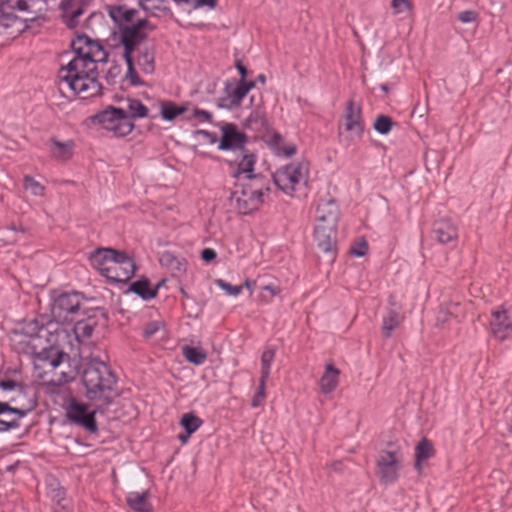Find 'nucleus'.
I'll use <instances>...</instances> for the list:
<instances>
[{
    "label": "nucleus",
    "mask_w": 512,
    "mask_h": 512,
    "mask_svg": "<svg viewBox=\"0 0 512 512\" xmlns=\"http://www.w3.org/2000/svg\"><path fill=\"white\" fill-rule=\"evenodd\" d=\"M247 142L248 137L245 133L240 132L235 124L227 123L222 127V136L218 149L223 151L233 150L238 153L246 149L245 144Z\"/></svg>",
    "instance_id": "11"
},
{
    "label": "nucleus",
    "mask_w": 512,
    "mask_h": 512,
    "mask_svg": "<svg viewBox=\"0 0 512 512\" xmlns=\"http://www.w3.org/2000/svg\"><path fill=\"white\" fill-rule=\"evenodd\" d=\"M389 305L382 321V334L385 338L391 337L393 330L399 326L403 318L400 314L401 306L397 304L393 296L389 297Z\"/></svg>",
    "instance_id": "20"
},
{
    "label": "nucleus",
    "mask_w": 512,
    "mask_h": 512,
    "mask_svg": "<svg viewBox=\"0 0 512 512\" xmlns=\"http://www.w3.org/2000/svg\"><path fill=\"white\" fill-rule=\"evenodd\" d=\"M159 262L163 267L179 273L186 271L187 262L183 257L175 255L171 251H164L159 257Z\"/></svg>",
    "instance_id": "28"
},
{
    "label": "nucleus",
    "mask_w": 512,
    "mask_h": 512,
    "mask_svg": "<svg viewBox=\"0 0 512 512\" xmlns=\"http://www.w3.org/2000/svg\"><path fill=\"white\" fill-rule=\"evenodd\" d=\"M114 272L110 273L109 280L112 282H126L135 273L136 266L134 261L122 251L117 250V257L115 259Z\"/></svg>",
    "instance_id": "15"
},
{
    "label": "nucleus",
    "mask_w": 512,
    "mask_h": 512,
    "mask_svg": "<svg viewBox=\"0 0 512 512\" xmlns=\"http://www.w3.org/2000/svg\"><path fill=\"white\" fill-rule=\"evenodd\" d=\"M434 453L433 446L431 441L427 438H422L415 448V464L414 467L418 471L421 470V463L430 457H432Z\"/></svg>",
    "instance_id": "29"
},
{
    "label": "nucleus",
    "mask_w": 512,
    "mask_h": 512,
    "mask_svg": "<svg viewBox=\"0 0 512 512\" xmlns=\"http://www.w3.org/2000/svg\"><path fill=\"white\" fill-rule=\"evenodd\" d=\"M267 379L268 378L260 377L257 391H256L255 395L253 396L252 402H251V406L254 408L259 407L262 404V401L266 396L265 388H266Z\"/></svg>",
    "instance_id": "48"
},
{
    "label": "nucleus",
    "mask_w": 512,
    "mask_h": 512,
    "mask_svg": "<svg viewBox=\"0 0 512 512\" xmlns=\"http://www.w3.org/2000/svg\"><path fill=\"white\" fill-rule=\"evenodd\" d=\"M458 304H450L446 308H441L437 314L436 318V325L437 326H443L445 323L449 322V320L453 317V311L451 308H457Z\"/></svg>",
    "instance_id": "47"
},
{
    "label": "nucleus",
    "mask_w": 512,
    "mask_h": 512,
    "mask_svg": "<svg viewBox=\"0 0 512 512\" xmlns=\"http://www.w3.org/2000/svg\"><path fill=\"white\" fill-rule=\"evenodd\" d=\"M240 85L245 88V92L248 94V92L255 87L256 81H246L245 80H239Z\"/></svg>",
    "instance_id": "63"
},
{
    "label": "nucleus",
    "mask_w": 512,
    "mask_h": 512,
    "mask_svg": "<svg viewBox=\"0 0 512 512\" xmlns=\"http://www.w3.org/2000/svg\"><path fill=\"white\" fill-rule=\"evenodd\" d=\"M51 314L57 322L71 323L79 316H82L87 299L84 294L78 291L57 292L51 294Z\"/></svg>",
    "instance_id": "5"
},
{
    "label": "nucleus",
    "mask_w": 512,
    "mask_h": 512,
    "mask_svg": "<svg viewBox=\"0 0 512 512\" xmlns=\"http://www.w3.org/2000/svg\"><path fill=\"white\" fill-rule=\"evenodd\" d=\"M215 283L230 296H237L243 288V285H232L223 279H217Z\"/></svg>",
    "instance_id": "49"
},
{
    "label": "nucleus",
    "mask_w": 512,
    "mask_h": 512,
    "mask_svg": "<svg viewBox=\"0 0 512 512\" xmlns=\"http://www.w3.org/2000/svg\"><path fill=\"white\" fill-rule=\"evenodd\" d=\"M190 5L197 9L201 7H208L209 9H214L217 6V0H192Z\"/></svg>",
    "instance_id": "58"
},
{
    "label": "nucleus",
    "mask_w": 512,
    "mask_h": 512,
    "mask_svg": "<svg viewBox=\"0 0 512 512\" xmlns=\"http://www.w3.org/2000/svg\"><path fill=\"white\" fill-rule=\"evenodd\" d=\"M403 454L399 447L391 450H382L376 461L377 476L384 485L395 483L402 468Z\"/></svg>",
    "instance_id": "8"
},
{
    "label": "nucleus",
    "mask_w": 512,
    "mask_h": 512,
    "mask_svg": "<svg viewBox=\"0 0 512 512\" xmlns=\"http://www.w3.org/2000/svg\"><path fill=\"white\" fill-rule=\"evenodd\" d=\"M81 379L85 397L91 403H98V410H107L119 396L117 375L108 363L98 357L87 359Z\"/></svg>",
    "instance_id": "2"
},
{
    "label": "nucleus",
    "mask_w": 512,
    "mask_h": 512,
    "mask_svg": "<svg viewBox=\"0 0 512 512\" xmlns=\"http://www.w3.org/2000/svg\"><path fill=\"white\" fill-rule=\"evenodd\" d=\"M149 495V491H144L142 493L130 492L126 498L127 505L134 512H153L152 505L148 500Z\"/></svg>",
    "instance_id": "25"
},
{
    "label": "nucleus",
    "mask_w": 512,
    "mask_h": 512,
    "mask_svg": "<svg viewBox=\"0 0 512 512\" xmlns=\"http://www.w3.org/2000/svg\"><path fill=\"white\" fill-rule=\"evenodd\" d=\"M121 67L119 65H113L107 72L105 79L108 84L114 85L116 80L121 75Z\"/></svg>",
    "instance_id": "53"
},
{
    "label": "nucleus",
    "mask_w": 512,
    "mask_h": 512,
    "mask_svg": "<svg viewBox=\"0 0 512 512\" xmlns=\"http://www.w3.org/2000/svg\"><path fill=\"white\" fill-rule=\"evenodd\" d=\"M26 416V409L12 408L9 403L0 401V433L20 427V421Z\"/></svg>",
    "instance_id": "16"
},
{
    "label": "nucleus",
    "mask_w": 512,
    "mask_h": 512,
    "mask_svg": "<svg viewBox=\"0 0 512 512\" xmlns=\"http://www.w3.org/2000/svg\"><path fill=\"white\" fill-rule=\"evenodd\" d=\"M92 45L88 44L87 50L84 54H89L90 58L97 62H106L108 58V53L104 51L102 45L97 41L92 39Z\"/></svg>",
    "instance_id": "38"
},
{
    "label": "nucleus",
    "mask_w": 512,
    "mask_h": 512,
    "mask_svg": "<svg viewBox=\"0 0 512 512\" xmlns=\"http://www.w3.org/2000/svg\"><path fill=\"white\" fill-rule=\"evenodd\" d=\"M394 125L395 123L390 116L381 114L376 117L373 128L379 134L386 135L392 130Z\"/></svg>",
    "instance_id": "40"
},
{
    "label": "nucleus",
    "mask_w": 512,
    "mask_h": 512,
    "mask_svg": "<svg viewBox=\"0 0 512 512\" xmlns=\"http://www.w3.org/2000/svg\"><path fill=\"white\" fill-rule=\"evenodd\" d=\"M104 129L111 131L116 137H124L132 132L134 123L129 114L122 108L108 106L91 117Z\"/></svg>",
    "instance_id": "6"
},
{
    "label": "nucleus",
    "mask_w": 512,
    "mask_h": 512,
    "mask_svg": "<svg viewBox=\"0 0 512 512\" xmlns=\"http://www.w3.org/2000/svg\"><path fill=\"white\" fill-rule=\"evenodd\" d=\"M187 111L186 105L178 106L174 102L166 101L161 103V116L164 120L172 121L177 116Z\"/></svg>",
    "instance_id": "34"
},
{
    "label": "nucleus",
    "mask_w": 512,
    "mask_h": 512,
    "mask_svg": "<svg viewBox=\"0 0 512 512\" xmlns=\"http://www.w3.org/2000/svg\"><path fill=\"white\" fill-rule=\"evenodd\" d=\"M433 237L441 244H447L458 238V229L449 219H440L434 222Z\"/></svg>",
    "instance_id": "22"
},
{
    "label": "nucleus",
    "mask_w": 512,
    "mask_h": 512,
    "mask_svg": "<svg viewBox=\"0 0 512 512\" xmlns=\"http://www.w3.org/2000/svg\"><path fill=\"white\" fill-rule=\"evenodd\" d=\"M368 251V245L365 240H362L361 242L357 243L356 246H353L350 248V253L357 257L364 256Z\"/></svg>",
    "instance_id": "55"
},
{
    "label": "nucleus",
    "mask_w": 512,
    "mask_h": 512,
    "mask_svg": "<svg viewBox=\"0 0 512 512\" xmlns=\"http://www.w3.org/2000/svg\"><path fill=\"white\" fill-rule=\"evenodd\" d=\"M336 228L337 226H331L322 222L317 223L314 229V239L318 249L331 257H334L337 248Z\"/></svg>",
    "instance_id": "12"
},
{
    "label": "nucleus",
    "mask_w": 512,
    "mask_h": 512,
    "mask_svg": "<svg viewBox=\"0 0 512 512\" xmlns=\"http://www.w3.org/2000/svg\"><path fill=\"white\" fill-rule=\"evenodd\" d=\"M93 0H62L60 3L62 22L69 29L79 26V18L90 6Z\"/></svg>",
    "instance_id": "10"
},
{
    "label": "nucleus",
    "mask_w": 512,
    "mask_h": 512,
    "mask_svg": "<svg viewBox=\"0 0 512 512\" xmlns=\"http://www.w3.org/2000/svg\"><path fill=\"white\" fill-rule=\"evenodd\" d=\"M391 5L396 13H401L411 8L410 0H392Z\"/></svg>",
    "instance_id": "56"
},
{
    "label": "nucleus",
    "mask_w": 512,
    "mask_h": 512,
    "mask_svg": "<svg viewBox=\"0 0 512 512\" xmlns=\"http://www.w3.org/2000/svg\"><path fill=\"white\" fill-rule=\"evenodd\" d=\"M50 141V151L51 155L61 161L69 160L75 148V143L73 140H68L66 142L59 141L56 137H51Z\"/></svg>",
    "instance_id": "24"
},
{
    "label": "nucleus",
    "mask_w": 512,
    "mask_h": 512,
    "mask_svg": "<svg viewBox=\"0 0 512 512\" xmlns=\"http://www.w3.org/2000/svg\"><path fill=\"white\" fill-rule=\"evenodd\" d=\"M263 118L258 111H253L249 117L243 122L244 128H253L254 125H262Z\"/></svg>",
    "instance_id": "51"
},
{
    "label": "nucleus",
    "mask_w": 512,
    "mask_h": 512,
    "mask_svg": "<svg viewBox=\"0 0 512 512\" xmlns=\"http://www.w3.org/2000/svg\"><path fill=\"white\" fill-rule=\"evenodd\" d=\"M183 355L188 362L195 365L203 364L207 358V354L202 348L192 346L183 347Z\"/></svg>",
    "instance_id": "35"
},
{
    "label": "nucleus",
    "mask_w": 512,
    "mask_h": 512,
    "mask_svg": "<svg viewBox=\"0 0 512 512\" xmlns=\"http://www.w3.org/2000/svg\"><path fill=\"white\" fill-rule=\"evenodd\" d=\"M158 329L159 327L156 322H150L144 330V336L146 338H151L158 331Z\"/></svg>",
    "instance_id": "61"
},
{
    "label": "nucleus",
    "mask_w": 512,
    "mask_h": 512,
    "mask_svg": "<svg viewBox=\"0 0 512 512\" xmlns=\"http://www.w3.org/2000/svg\"><path fill=\"white\" fill-rule=\"evenodd\" d=\"M128 291L135 293L143 300H151L156 297V289L150 287V281L147 278L131 283Z\"/></svg>",
    "instance_id": "30"
},
{
    "label": "nucleus",
    "mask_w": 512,
    "mask_h": 512,
    "mask_svg": "<svg viewBox=\"0 0 512 512\" xmlns=\"http://www.w3.org/2000/svg\"><path fill=\"white\" fill-rule=\"evenodd\" d=\"M197 133L208 138L211 143H215L217 141V136L215 133H212V132H209L206 130H199Z\"/></svg>",
    "instance_id": "64"
},
{
    "label": "nucleus",
    "mask_w": 512,
    "mask_h": 512,
    "mask_svg": "<svg viewBox=\"0 0 512 512\" xmlns=\"http://www.w3.org/2000/svg\"><path fill=\"white\" fill-rule=\"evenodd\" d=\"M31 0H3V4L10 8L11 10H17L19 12H26L30 14V17L25 18V20H33L35 18L34 12L31 10L30 2Z\"/></svg>",
    "instance_id": "39"
},
{
    "label": "nucleus",
    "mask_w": 512,
    "mask_h": 512,
    "mask_svg": "<svg viewBox=\"0 0 512 512\" xmlns=\"http://www.w3.org/2000/svg\"><path fill=\"white\" fill-rule=\"evenodd\" d=\"M2 403H9L12 408H24L26 409V415L34 410L37 406V401L34 394L24 385L22 389H18L13 394L7 396L6 401Z\"/></svg>",
    "instance_id": "19"
},
{
    "label": "nucleus",
    "mask_w": 512,
    "mask_h": 512,
    "mask_svg": "<svg viewBox=\"0 0 512 512\" xmlns=\"http://www.w3.org/2000/svg\"><path fill=\"white\" fill-rule=\"evenodd\" d=\"M340 370L333 364H327L325 366V372L320 378V389L324 394L331 393L334 391L339 382Z\"/></svg>",
    "instance_id": "26"
},
{
    "label": "nucleus",
    "mask_w": 512,
    "mask_h": 512,
    "mask_svg": "<svg viewBox=\"0 0 512 512\" xmlns=\"http://www.w3.org/2000/svg\"><path fill=\"white\" fill-rule=\"evenodd\" d=\"M316 219L318 223H324L331 226H337L339 217H340V209L336 200L330 199H321L317 204L316 208Z\"/></svg>",
    "instance_id": "18"
},
{
    "label": "nucleus",
    "mask_w": 512,
    "mask_h": 512,
    "mask_svg": "<svg viewBox=\"0 0 512 512\" xmlns=\"http://www.w3.org/2000/svg\"><path fill=\"white\" fill-rule=\"evenodd\" d=\"M88 44L92 45V38L84 33H76V37L71 42V47L75 56H82L87 50Z\"/></svg>",
    "instance_id": "37"
},
{
    "label": "nucleus",
    "mask_w": 512,
    "mask_h": 512,
    "mask_svg": "<svg viewBox=\"0 0 512 512\" xmlns=\"http://www.w3.org/2000/svg\"><path fill=\"white\" fill-rule=\"evenodd\" d=\"M286 170L291 172L290 175L294 176V178L298 179V182L300 181V179L302 178V172H301V165H286L285 166Z\"/></svg>",
    "instance_id": "60"
},
{
    "label": "nucleus",
    "mask_w": 512,
    "mask_h": 512,
    "mask_svg": "<svg viewBox=\"0 0 512 512\" xmlns=\"http://www.w3.org/2000/svg\"><path fill=\"white\" fill-rule=\"evenodd\" d=\"M235 66L240 74V80H245L248 74L247 68L243 65L241 60H237Z\"/></svg>",
    "instance_id": "62"
},
{
    "label": "nucleus",
    "mask_w": 512,
    "mask_h": 512,
    "mask_svg": "<svg viewBox=\"0 0 512 512\" xmlns=\"http://www.w3.org/2000/svg\"><path fill=\"white\" fill-rule=\"evenodd\" d=\"M269 182L264 176L242 177L231 192V205L243 215H248L263 203L265 192H269Z\"/></svg>",
    "instance_id": "4"
},
{
    "label": "nucleus",
    "mask_w": 512,
    "mask_h": 512,
    "mask_svg": "<svg viewBox=\"0 0 512 512\" xmlns=\"http://www.w3.org/2000/svg\"><path fill=\"white\" fill-rule=\"evenodd\" d=\"M100 319L102 320L103 325L108 321L107 312L104 308L96 307L83 310L82 316L75 319L74 332L77 338L91 337Z\"/></svg>",
    "instance_id": "9"
},
{
    "label": "nucleus",
    "mask_w": 512,
    "mask_h": 512,
    "mask_svg": "<svg viewBox=\"0 0 512 512\" xmlns=\"http://www.w3.org/2000/svg\"><path fill=\"white\" fill-rule=\"evenodd\" d=\"M94 409H89L87 403L81 402L75 397H71L66 406V418L70 424L80 427L90 434L98 433V424L96 414L104 413L106 410H98V403H93Z\"/></svg>",
    "instance_id": "7"
},
{
    "label": "nucleus",
    "mask_w": 512,
    "mask_h": 512,
    "mask_svg": "<svg viewBox=\"0 0 512 512\" xmlns=\"http://www.w3.org/2000/svg\"><path fill=\"white\" fill-rule=\"evenodd\" d=\"M64 356L68 355L54 346H50L48 348L44 347L38 354V358L48 363L51 368L58 367L61 364Z\"/></svg>",
    "instance_id": "31"
},
{
    "label": "nucleus",
    "mask_w": 512,
    "mask_h": 512,
    "mask_svg": "<svg viewBox=\"0 0 512 512\" xmlns=\"http://www.w3.org/2000/svg\"><path fill=\"white\" fill-rule=\"evenodd\" d=\"M108 13L117 29L114 34H118L119 42L125 51V38L134 42V58L140 69L145 74H153L156 69V41H148V33L156 30L157 26L152 24L147 18H141L139 11L129 8L126 5H110Z\"/></svg>",
    "instance_id": "1"
},
{
    "label": "nucleus",
    "mask_w": 512,
    "mask_h": 512,
    "mask_svg": "<svg viewBox=\"0 0 512 512\" xmlns=\"http://www.w3.org/2000/svg\"><path fill=\"white\" fill-rule=\"evenodd\" d=\"M193 117L198 119L201 122H204V121L211 122L212 121V114L210 112L200 109V108H195L193 110Z\"/></svg>",
    "instance_id": "57"
},
{
    "label": "nucleus",
    "mask_w": 512,
    "mask_h": 512,
    "mask_svg": "<svg viewBox=\"0 0 512 512\" xmlns=\"http://www.w3.org/2000/svg\"><path fill=\"white\" fill-rule=\"evenodd\" d=\"M129 111L131 115V121H133L134 118H144L148 115V108L138 99H129V105H128Z\"/></svg>",
    "instance_id": "41"
},
{
    "label": "nucleus",
    "mask_w": 512,
    "mask_h": 512,
    "mask_svg": "<svg viewBox=\"0 0 512 512\" xmlns=\"http://www.w3.org/2000/svg\"><path fill=\"white\" fill-rule=\"evenodd\" d=\"M24 334L30 338H43L48 334V331L44 326H39L38 322L34 320L24 328Z\"/></svg>",
    "instance_id": "43"
},
{
    "label": "nucleus",
    "mask_w": 512,
    "mask_h": 512,
    "mask_svg": "<svg viewBox=\"0 0 512 512\" xmlns=\"http://www.w3.org/2000/svg\"><path fill=\"white\" fill-rule=\"evenodd\" d=\"M490 328L493 336L499 341H504L512 334V322L505 309H498L492 312Z\"/></svg>",
    "instance_id": "17"
},
{
    "label": "nucleus",
    "mask_w": 512,
    "mask_h": 512,
    "mask_svg": "<svg viewBox=\"0 0 512 512\" xmlns=\"http://www.w3.org/2000/svg\"><path fill=\"white\" fill-rule=\"evenodd\" d=\"M24 188L29 190L35 196H41L44 193V187L33 177L26 175L24 177Z\"/></svg>",
    "instance_id": "46"
},
{
    "label": "nucleus",
    "mask_w": 512,
    "mask_h": 512,
    "mask_svg": "<svg viewBox=\"0 0 512 512\" xmlns=\"http://www.w3.org/2000/svg\"><path fill=\"white\" fill-rule=\"evenodd\" d=\"M58 77L82 99L101 94L102 85L98 82L96 63L89 54L75 56L66 66L60 68Z\"/></svg>",
    "instance_id": "3"
},
{
    "label": "nucleus",
    "mask_w": 512,
    "mask_h": 512,
    "mask_svg": "<svg viewBox=\"0 0 512 512\" xmlns=\"http://www.w3.org/2000/svg\"><path fill=\"white\" fill-rule=\"evenodd\" d=\"M216 257H217V253L212 248H204L201 251V259L206 263L213 261Z\"/></svg>",
    "instance_id": "59"
},
{
    "label": "nucleus",
    "mask_w": 512,
    "mask_h": 512,
    "mask_svg": "<svg viewBox=\"0 0 512 512\" xmlns=\"http://www.w3.org/2000/svg\"><path fill=\"white\" fill-rule=\"evenodd\" d=\"M269 145L277 155L290 157L296 153V146L294 144L283 145V138L279 133H274L271 136Z\"/></svg>",
    "instance_id": "33"
},
{
    "label": "nucleus",
    "mask_w": 512,
    "mask_h": 512,
    "mask_svg": "<svg viewBox=\"0 0 512 512\" xmlns=\"http://www.w3.org/2000/svg\"><path fill=\"white\" fill-rule=\"evenodd\" d=\"M458 20L462 23L475 22L478 18V13L473 10L462 11L457 16Z\"/></svg>",
    "instance_id": "54"
},
{
    "label": "nucleus",
    "mask_w": 512,
    "mask_h": 512,
    "mask_svg": "<svg viewBox=\"0 0 512 512\" xmlns=\"http://www.w3.org/2000/svg\"><path fill=\"white\" fill-rule=\"evenodd\" d=\"M13 11L14 10L7 8V6L2 3V11L0 14V26L8 28L10 26H13L19 20L18 16H16L13 13Z\"/></svg>",
    "instance_id": "44"
},
{
    "label": "nucleus",
    "mask_w": 512,
    "mask_h": 512,
    "mask_svg": "<svg viewBox=\"0 0 512 512\" xmlns=\"http://www.w3.org/2000/svg\"><path fill=\"white\" fill-rule=\"evenodd\" d=\"M344 129L353 132L357 137H362L365 130V123L362 118V108L353 99L346 102L344 113Z\"/></svg>",
    "instance_id": "13"
},
{
    "label": "nucleus",
    "mask_w": 512,
    "mask_h": 512,
    "mask_svg": "<svg viewBox=\"0 0 512 512\" xmlns=\"http://www.w3.org/2000/svg\"><path fill=\"white\" fill-rule=\"evenodd\" d=\"M139 7L148 15L159 17L161 13L167 14L170 9L165 6V0H137Z\"/></svg>",
    "instance_id": "32"
},
{
    "label": "nucleus",
    "mask_w": 512,
    "mask_h": 512,
    "mask_svg": "<svg viewBox=\"0 0 512 512\" xmlns=\"http://www.w3.org/2000/svg\"><path fill=\"white\" fill-rule=\"evenodd\" d=\"M247 95L245 88L238 82L236 88L229 94L230 104L228 108H235L241 105L243 98Z\"/></svg>",
    "instance_id": "45"
},
{
    "label": "nucleus",
    "mask_w": 512,
    "mask_h": 512,
    "mask_svg": "<svg viewBox=\"0 0 512 512\" xmlns=\"http://www.w3.org/2000/svg\"><path fill=\"white\" fill-rule=\"evenodd\" d=\"M275 351L272 349L265 350L261 355V377L268 378L270 375L271 363L274 359Z\"/></svg>",
    "instance_id": "42"
},
{
    "label": "nucleus",
    "mask_w": 512,
    "mask_h": 512,
    "mask_svg": "<svg viewBox=\"0 0 512 512\" xmlns=\"http://www.w3.org/2000/svg\"><path fill=\"white\" fill-rule=\"evenodd\" d=\"M238 156L235 159V163L237 164L236 169L232 172V176L234 178L241 180V175L243 177L248 176H262L261 174H254V165L256 163V156L247 149L241 150L237 153Z\"/></svg>",
    "instance_id": "21"
},
{
    "label": "nucleus",
    "mask_w": 512,
    "mask_h": 512,
    "mask_svg": "<svg viewBox=\"0 0 512 512\" xmlns=\"http://www.w3.org/2000/svg\"><path fill=\"white\" fill-rule=\"evenodd\" d=\"M203 421L201 418L196 416L194 413L183 414L180 424L184 428L188 435H192L202 425Z\"/></svg>",
    "instance_id": "36"
},
{
    "label": "nucleus",
    "mask_w": 512,
    "mask_h": 512,
    "mask_svg": "<svg viewBox=\"0 0 512 512\" xmlns=\"http://www.w3.org/2000/svg\"><path fill=\"white\" fill-rule=\"evenodd\" d=\"M117 257V250L113 248H98L91 253L89 260L91 265L97 269L101 275L107 279L110 277V273L114 272L115 259Z\"/></svg>",
    "instance_id": "14"
},
{
    "label": "nucleus",
    "mask_w": 512,
    "mask_h": 512,
    "mask_svg": "<svg viewBox=\"0 0 512 512\" xmlns=\"http://www.w3.org/2000/svg\"><path fill=\"white\" fill-rule=\"evenodd\" d=\"M104 19V16L102 13L100 12H92L90 13V15L85 19V21L83 22V25L82 27L87 29V30H91L93 31L94 29V25L96 23H101Z\"/></svg>",
    "instance_id": "50"
},
{
    "label": "nucleus",
    "mask_w": 512,
    "mask_h": 512,
    "mask_svg": "<svg viewBox=\"0 0 512 512\" xmlns=\"http://www.w3.org/2000/svg\"><path fill=\"white\" fill-rule=\"evenodd\" d=\"M22 386H24L22 383L17 382L12 379H6L0 381V388L4 391H9L14 393L18 389H22Z\"/></svg>",
    "instance_id": "52"
},
{
    "label": "nucleus",
    "mask_w": 512,
    "mask_h": 512,
    "mask_svg": "<svg viewBox=\"0 0 512 512\" xmlns=\"http://www.w3.org/2000/svg\"><path fill=\"white\" fill-rule=\"evenodd\" d=\"M134 47V42L125 38V51H123V59L127 65V72L124 79L127 80L131 86H142L144 85V81L139 77L134 65Z\"/></svg>",
    "instance_id": "23"
},
{
    "label": "nucleus",
    "mask_w": 512,
    "mask_h": 512,
    "mask_svg": "<svg viewBox=\"0 0 512 512\" xmlns=\"http://www.w3.org/2000/svg\"><path fill=\"white\" fill-rule=\"evenodd\" d=\"M290 173L283 167L273 174L275 185L287 194H291L295 190V185L298 184V179L294 178Z\"/></svg>",
    "instance_id": "27"
}]
</instances>
